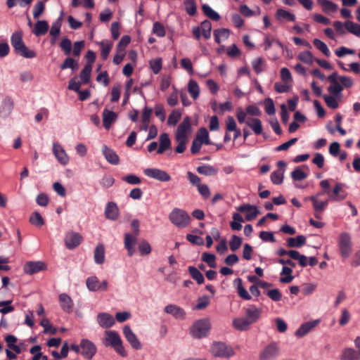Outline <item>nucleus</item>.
I'll list each match as a JSON object with an SVG mask.
<instances>
[{"mask_svg": "<svg viewBox=\"0 0 360 360\" xmlns=\"http://www.w3.org/2000/svg\"><path fill=\"white\" fill-rule=\"evenodd\" d=\"M105 338L103 344L108 347L110 346L114 348L117 354L125 357L127 354L122 345V340L118 333L115 330H106L105 333Z\"/></svg>", "mask_w": 360, "mask_h": 360, "instance_id": "obj_1", "label": "nucleus"}, {"mask_svg": "<svg viewBox=\"0 0 360 360\" xmlns=\"http://www.w3.org/2000/svg\"><path fill=\"white\" fill-rule=\"evenodd\" d=\"M131 228L133 230V234H124V248L127 250V253L129 257H131L134 253V245L136 241V237L139 233V221L138 219H133L131 221Z\"/></svg>", "mask_w": 360, "mask_h": 360, "instance_id": "obj_2", "label": "nucleus"}, {"mask_svg": "<svg viewBox=\"0 0 360 360\" xmlns=\"http://www.w3.org/2000/svg\"><path fill=\"white\" fill-rule=\"evenodd\" d=\"M211 328L209 319H202L196 321L191 328V334L195 338H202L207 335Z\"/></svg>", "mask_w": 360, "mask_h": 360, "instance_id": "obj_3", "label": "nucleus"}, {"mask_svg": "<svg viewBox=\"0 0 360 360\" xmlns=\"http://www.w3.org/2000/svg\"><path fill=\"white\" fill-rule=\"evenodd\" d=\"M169 219L176 226L184 228L189 224L191 217L184 210L175 208L169 214Z\"/></svg>", "mask_w": 360, "mask_h": 360, "instance_id": "obj_4", "label": "nucleus"}, {"mask_svg": "<svg viewBox=\"0 0 360 360\" xmlns=\"http://www.w3.org/2000/svg\"><path fill=\"white\" fill-rule=\"evenodd\" d=\"M211 352L214 356L226 359L230 358L234 354L232 347L221 342H214L212 344Z\"/></svg>", "mask_w": 360, "mask_h": 360, "instance_id": "obj_5", "label": "nucleus"}, {"mask_svg": "<svg viewBox=\"0 0 360 360\" xmlns=\"http://www.w3.org/2000/svg\"><path fill=\"white\" fill-rule=\"evenodd\" d=\"M338 248L341 257L347 259L352 253V239L347 233H342L338 238Z\"/></svg>", "mask_w": 360, "mask_h": 360, "instance_id": "obj_6", "label": "nucleus"}, {"mask_svg": "<svg viewBox=\"0 0 360 360\" xmlns=\"http://www.w3.org/2000/svg\"><path fill=\"white\" fill-rule=\"evenodd\" d=\"M328 80L330 82V85L328 87V92L333 96H339V99H341V92L343 90L342 86L338 82V75L337 72H333L328 77Z\"/></svg>", "mask_w": 360, "mask_h": 360, "instance_id": "obj_7", "label": "nucleus"}, {"mask_svg": "<svg viewBox=\"0 0 360 360\" xmlns=\"http://www.w3.org/2000/svg\"><path fill=\"white\" fill-rule=\"evenodd\" d=\"M323 193H326L328 200L332 201H340L347 196V193L343 189V184L340 183L336 184L332 191H324Z\"/></svg>", "mask_w": 360, "mask_h": 360, "instance_id": "obj_8", "label": "nucleus"}, {"mask_svg": "<svg viewBox=\"0 0 360 360\" xmlns=\"http://www.w3.org/2000/svg\"><path fill=\"white\" fill-rule=\"evenodd\" d=\"M82 236L77 232H68L64 238L65 246L69 250H73L80 245L82 242Z\"/></svg>", "mask_w": 360, "mask_h": 360, "instance_id": "obj_9", "label": "nucleus"}, {"mask_svg": "<svg viewBox=\"0 0 360 360\" xmlns=\"http://www.w3.org/2000/svg\"><path fill=\"white\" fill-rule=\"evenodd\" d=\"M81 354L86 359H91L96 353V347L94 342L82 339L80 342Z\"/></svg>", "mask_w": 360, "mask_h": 360, "instance_id": "obj_10", "label": "nucleus"}, {"mask_svg": "<svg viewBox=\"0 0 360 360\" xmlns=\"http://www.w3.org/2000/svg\"><path fill=\"white\" fill-rule=\"evenodd\" d=\"M278 354V346L276 342H271L261 352L259 359L260 360H271L276 358Z\"/></svg>", "mask_w": 360, "mask_h": 360, "instance_id": "obj_11", "label": "nucleus"}, {"mask_svg": "<svg viewBox=\"0 0 360 360\" xmlns=\"http://www.w3.org/2000/svg\"><path fill=\"white\" fill-rule=\"evenodd\" d=\"M144 174L160 181L167 182L171 179L170 175L167 172L157 168H147L144 170Z\"/></svg>", "mask_w": 360, "mask_h": 360, "instance_id": "obj_12", "label": "nucleus"}, {"mask_svg": "<svg viewBox=\"0 0 360 360\" xmlns=\"http://www.w3.org/2000/svg\"><path fill=\"white\" fill-rule=\"evenodd\" d=\"M191 131V119L186 116L184 118L182 122L178 126L175 138H182L188 139V134Z\"/></svg>", "mask_w": 360, "mask_h": 360, "instance_id": "obj_13", "label": "nucleus"}, {"mask_svg": "<svg viewBox=\"0 0 360 360\" xmlns=\"http://www.w3.org/2000/svg\"><path fill=\"white\" fill-rule=\"evenodd\" d=\"M313 205L314 210V217L318 219H321L322 212L326 208L328 204V200L321 201L317 199V195H312L309 198Z\"/></svg>", "mask_w": 360, "mask_h": 360, "instance_id": "obj_14", "label": "nucleus"}, {"mask_svg": "<svg viewBox=\"0 0 360 360\" xmlns=\"http://www.w3.org/2000/svg\"><path fill=\"white\" fill-rule=\"evenodd\" d=\"M123 334L129 342L130 345L135 349L139 350L141 349V344L136 335L134 333L129 326H124L123 328Z\"/></svg>", "mask_w": 360, "mask_h": 360, "instance_id": "obj_15", "label": "nucleus"}, {"mask_svg": "<svg viewBox=\"0 0 360 360\" xmlns=\"http://www.w3.org/2000/svg\"><path fill=\"white\" fill-rule=\"evenodd\" d=\"M14 107V102L10 96L5 97L0 105V116L5 119L8 117Z\"/></svg>", "mask_w": 360, "mask_h": 360, "instance_id": "obj_16", "label": "nucleus"}, {"mask_svg": "<svg viewBox=\"0 0 360 360\" xmlns=\"http://www.w3.org/2000/svg\"><path fill=\"white\" fill-rule=\"evenodd\" d=\"M46 269V265L43 262H27L23 267L24 272L29 275L38 273Z\"/></svg>", "mask_w": 360, "mask_h": 360, "instance_id": "obj_17", "label": "nucleus"}, {"mask_svg": "<svg viewBox=\"0 0 360 360\" xmlns=\"http://www.w3.org/2000/svg\"><path fill=\"white\" fill-rule=\"evenodd\" d=\"M261 314L262 309L255 305H250L245 309V318L251 324L256 323L259 319Z\"/></svg>", "mask_w": 360, "mask_h": 360, "instance_id": "obj_18", "label": "nucleus"}, {"mask_svg": "<svg viewBox=\"0 0 360 360\" xmlns=\"http://www.w3.org/2000/svg\"><path fill=\"white\" fill-rule=\"evenodd\" d=\"M53 153L58 161L63 165H66L69 162V158L65 150L58 143H53Z\"/></svg>", "mask_w": 360, "mask_h": 360, "instance_id": "obj_19", "label": "nucleus"}, {"mask_svg": "<svg viewBox=\"0 0 360 360\" xmlns=\"http://www.w3.org/2000/svg\"><path fill=\"white\" fill-rule=\"evenodd\" d=\"M319 320H314L302 323L295 331V335L302 338L314 329L319 323Z\"/></svg>", "mask_w": 360, "mask_h": 360, "instance_id": "obj_20", "label": "nucleus"}, {"mask_svg": "<svg viewBox=\"0 0 360 360\" xmlns=\"http://www.w3.org/2000/svg\"><path fill=\"white\" fill-rule=\"evenodd\" d=\"M164 311L168 314H171L177 319H184L186 316L185 311L176 304L167 305L164 309Z\"/></svg>", "mask_w": 360, "mask_h": 360, "instance_id": "obj_21", "label": "nucleus"}, {"mask_svg": "<svg viewBox=\"0 0 360 360\" xmlns=\"http://www.w3.org/2000/svg\"><path fill=\"white\" fill-rule=\"evenodd\" d=\"M98 324L105 328L112 327L115 321L113 316L108 313H99L97 316Z\"/></svg>", "mask_w": 360, "mask_h": 360, "instance_id": "obj_22", "label": "nucleus"}, {"mask_svg": "<svg viewBox=\"0 0 360 360\" xmlns=\"http://www.w3.org/2000/svg\"><path fill=\"white\" fill-rule=\"evenodd\" d=\"M103 154L105 160L111 165H117L120 162V159L117 153L107 146L102 148Z\"/></svg>", "mask_w": 360, "mask_h": 360, "instance_id": "obj_23", "label": "nucleus"}, {"mask_svg": "<svg viewBox=\"0 0 360 360\" xmlns=\"http://www.w3.org/2000/svg\"><path fill=\"white\" fill-rule=\"evenodd\" d=\"M117 114L108 109H104L103 112V122L105 129H109L112 124L116 121Z\"/></svg>", "mask_w": 360, "mask_h": 360, "instance_id": "obj_24", "label": "nucleus"}, {"mask_svg": "<svg viewBox=\"0 0 360 360\" xmlns=\"http://www.w3.org/2000/svg\"><path fill=\"white\" fill-rule=\"evenodd\" d=\"M105 216L110 220H116L119 216V210L117 205L113 202L107 203L105 209Z\"/></svg>", "mask_w": 360, "mask_h": 360, "instance_id": "obj_25", "label": "nucleus"}, {"mask_svg": "<svg viewBox=\"0 0 360 360\" xmlns=\"http://www.w3.org/2000/svg\"><path fill=\"white\" fill-rule=\"evenodd\" d=\"M60 307L63 311L70 312L73 307V302L71 297L66 293H62L59 295Z\"/></svg>", "mask_w": 360, "mask_h": 360, "instance_id": "obj_26", "label": "nucleus"}, {"mask_svg": "<svg viewBox=\"0 0 360 360\" xmlns=\"http://www.w3.org/2000/svg\"><path fill=\"white\" fill-rule=\"evenodd\" d=\"M159 141L160 146L157 151L158 154H162L166 150L171 148V141L167 134H161L159 137Z\"/></svg>", "mask_w": 360, "mask_h": 360, "instance_id": "obj_27", "label": "nucleus"}, {"mask_svg": "<svg viewBox=\"0 0 360 360\" xmlns=\"http://www.w3.org/2000/svg\"><path fill=\"white\" fill-rule=\"evenodd\" d=\"M11 43L15 52L22 48L25 44L22 41V33L21 31L15 32L12 34Z\"/></svg>", "mask_w": 360, "mask_h": 360, "instance_id": "obj_28", "label": "nucleus"}, {"mask_svg": "<svg viewBox=\"0 0 360 360\" xmlns=\"http://www.w3.org/2000/svg\"><path fill=\"white\" fill-rule=\"evenodd\" d=\"M49 25L46 20H38L34 25L32 32L36 36L44 35L49 30Z\"/></svg>", "mask_w": 360, "mask_h": 360, "instance_id": "obj_29", "label": "nucleus"}, {"mask_svg": "<svg viewBox=\"0 0 360 360\" xmlns=\"http://www.w3.org/2000/svg\"><path fill=\"white\" fill-rule=\"evenodd\" d=\"M340 360H360V353L352 348L343 350Z\"/></svg>", "mask_w": 360, "mask_h": 360, "instance_id": "obj_30", "label": "nucleus"}, {"mask_svg": "<svg viewBox=\"0 0 360 360\" xmlns=\"http://www.w3.org/2000/svg\"><path fill=\"white\" fill-rule=\"evenodd\" d=\"M195 139H196L198 141H199L200 143L205 145L212 144L209 137L208 131L205 127H201L198 129Z\"/></svg>", "mask_w": 360, "mask_h": 360, "instance_id": "obj_31", "label": "nucleus"}, {"mask_svg": "<svg viewBox=\"0 0 360 360\" xmlns=\"http://www.w3.org/2000/svg\"><path fill=\"white\" fill-rule=\"evenodd\" d=\"M306 243V238L302 235L295 238H289L287 240V246L289 248H301Z\"/></svg>", "mask_w": 360, "mask_h": 360, "instance_id": "obj_32", "label": "nucleus"}, {"mask_svg": "<svg viewBox=\"0 0 360 360\" xmlns=\"http://www.w3.org/2000/svg\"><path fill=\"white\" fill-rule=\"evenodd\" d=\"M246 124L250 127L255 134L259 135L262 133V122L258 118L249 119L246 122Z\"/></svg>", "mask_w": 360, "mask_h": 360, "instance_id": "obj_33", "label": "nucleus"}, {"mask_svg": "<svg viewBox=\"0 0 360 360\" xmlns=\"http://www.w3.org/2000/svg\"><path fill=\"white\" fill-rule=\"evenodd\" d=\"M275 16L278 20H286L288 21L294 22L296 19L295 15L293 13L283 8H278L276 11Z\"/></svg>", "mask_w": 360, "mask_h": 360, "instance_id": "obj_34", "label": "nucleus"}, {"mask_svg": "<svg viewBox=\"0 0 360 360\" xmlns=\"http://www.w3.org/2000/svg\"><path fill=\"white\" fill-rule=\"evenodd\" d=\"M94 261L98 264H101L105 261V248L102 244L98 245L94 254Z\"/></svg>", "mask_w": 360, "mask_h": 360, "instance_id": "obj_35", "label": "nucleus"}, {"mask_svg": "<svg viewBox=\"0 0 360 360\" xmlns=\"http://www.w3.org/2000/svg\"><path fill=\"white\" fill-rule=\"evenodd\" d=\"M230 34L229 30L226 28L217 29L214 31V41L220 44L222 40H226Z\"/></svg>", "mask_w": 360, "mask_h": 360, "instance_id": "obj_36", "label": "nucleus"}, {"mask_svg": "<svg viewBox=\"0 0 360 360\" xmlns=\"http://www.w3.org/2000/svg\"><path fill=\"white\" fill-rule=\"evenodd\" d=\"M197 172L205 176H214L217 174L218 169L210 165H203L196 169Z\"/></svg>", "mask_w": 360, "mask_h": 360, "instance_id": "obj_37", "label": "nucleus"}, {"mask_svg": "<svg viewBox=\"0 0 360 360\" xmlns=\"http://www.w3.org/2000/svg\"><path fill=\"white\" fill-rule=\"evenodd\" d=\"M251 323L245 317L236 318L233 320V326L239 330H246L248 329Z\"/></svg>", "mask_w": 360, "mask_h": 360, "instance_id": "obj_38", "label": "nucleus"}, {"mask_svg": "<svg viewBox=\"0 0 360 360\" xmlns=\"http://www.w3.org/2000/svg\"><path fill=\"white\" fill-rule=\"evenodd\" d=\"M63 12H61L60 16L52 24L50 35L53 37H58L60 33Z\"/></svg>", "mask_w": 360, "mask_h": 360, "instance_id": "obj_39", "label": "nucleus"}, {"mask_svg": "<svg viewBox=\"0 0 360 360\" xmlns=\"http://www.w3.org/2000/svg\"><path fill=\"white\" fill-rule=\"evenodd\" d=\"M323 98L326 103V105L331 109H336L338 108V101L339 96H333V95H323Z\"/></svg>", "mask_w": 360, "mask_h": 360, "instance_id": "obj_40", "label": "nucleus"}, {"mask_svg": "<svg viewBox=\"0 0 360 360\" xmlns=\"http://www.w3.org/2000/svg\"><path fill=\"white\" fill-rule=\"evenodd\" d=\"M188 91L193 99H197L200 94V88L198 83L191 79L188 84Z\"/></svg>", "mask_w": 360, "mask_h": 360, "instance_id": "obj_41", "label": "nucleus"}, {"mask_svg": "<svg viewBox=\"0 0 360 360\" xmlns=\"http://www.w3.org/2000/svg\"><path fill=\"white\" fill-rule=\"evenodd\" d=\"M345 28L350 33L360 37V25L352 21L347 20L345 22Z\"/></svg>", "mask_w": 360, "mask_h": 360, "instance_id": "obj_42", "label": "nucleus"}, {"mask_svg": "<svg viewBox=\"0 0 360 360\" xmlns=\"http://www.w3.org/2000/svg\"><path fill=\"white\" fill-rule=\"evenodd\" d=\"M188 272L192 278L195 280L198 284H202L204 283V276L197 268L191 266L188 267Z\"/></svg>", "mask_w": 360, "mask_h": 360, "instance_id": "obj_43", "label": "nucleus"}, {"mask_svg": "<svg viewBox=\"0 0 360 360\" xmlns=\"http://www.w3.org/2000/svg\"><path fill=\"white\" fill-rule=\"evenodd\" d=\"M181 117V110L180 109H174L172 111L170 115H169L167 120V124L169 125L175 126L177 122L179 121Z\"/></svg>", "mask_w": 360, "mask_h": 360, "instance_id": "obj_44", "label": "nucleus"}, {"mask_svg": "<svg viewBox=\"0 0 360 360\" xmlns=\"http://www.w3.org/2000/svg\"><path fill=\"white\" fill-rule=\"evenodd\" d=\"M202 10L205 15H206L210 19L214 21H218L219 20V15L207 4H203L202 6Z\"/></svg>", "mask_w": 360, "mask_h": 360, "instance_id": "obj_45", "label": "nucleus"}, {"mask_svg": "<svg viewBox=\"0 0 360 360\" xmlns=\"http://www.w3.org/2000/svg\"><path fill=\"white\" fill-rule=\"evenodd\" d=\"M292 273V269L291 268L288 267V266H283L281 274L286 275V276L281 277L279 281L282 283H290L294 278V276H292L291 275Z\"/></svg>", "mask_w": 360, "mask_h": 360, "instance_id": "obj_46", "label": "nucleus"}, {"mask_svg": "<svg viewBox=\"0 0 360 360\" xmlns=\"http://www.w3.org/2000/svg\"><path fill=\"white\" fill-rule=\"evenodd\" d=\"M92 70V66L90 64H86L83 70L81 71L79 77L84 84H88L90 77H91V72Z\"/></svg>", "mask_w": 360, "mask_h": 360, "instance_id": "obj_47", "label": "nucleus"}, {"mask_svg": "<svg viewBox=\"0 0 360 360\" xmlns=\"http://www.w3.org/2000/svg\"><path fill=\"white\" fill-rule=\"evenodd\" d=\"M101 46V58L103 60H106L109 56V53L112 48V43L102 41L100 43Z\"/></svg>", "mask_w": 360, "mask_h": 360, "instance_id": "obj_48", "label": "nucleus"}, {"mask_svg": "<svg viewBox=\"0 0 360 360\" xmlns=\"http://www.w3.org/2000/svg\"><path fill=\"white\" fill-rule=\"evenodd\" d=\"M290 258L297 260L299 264L302 267H305L307 265V257L300 254L297 250H290Z\"/></svg>", "mask_w": 360, "mask_h": 360, "instance_id": "obj_49", "label": "nucleus"}, {"mask_svg": "<svg viewBox=\"0 0 360 360\" xmlns=\"http://www.w3.org/2000/svg\"><path fill=\"white\" fill-rule=\"evenodd\" d=\"M235 281L238 282L237 290H238V293L239 296L245 300H251V298H252L251 296L243 286L242 279L240 278H238L236 279Z\"/></svg>", "mask_w": 360, "mask_h": 360, "instance_id": "obj_50", "label": "nucleus"}, {"mask_svg": "<svg viewBox=\"0 0 360 360\" xmlns=\"http://www.w3.org/2000/svg\"><path fill=\"white\" fill-rule=\"evenodd\" d=\"M243 243L242 238L236 235H233L229 240V248L233 252L240 248Z\"/></svg>", "mask_w": 360, "mask_h": 360, "instance_id": "obj_51", "label": "nucleus"}, {"mask_svg": "<svg viewBox=\"0 0 360 360\" xmlns=\"http://www.w3.org/2000/svg\"><path fill=\"white\" fill-rule=\"evenodd\" d=\"M313 44L315 47L321 51L326 56L329 57L330 55V52L327 46V45L318 39H314L313 41Z\"/></svg>", "mask_w": 360, "mask_h": 360, "instance_id": "obj_52", "label": "nucleus"}, {"mask_svg": "<svg viewBox=\"0 0 360 360\" xmlns=\"http://www.w3.org/2000/svg\"><path fill=\"white\" fill-rule=\"evenodd\" d=\"M233 221L231 222L230 226L231 228L233 231H239L242 228L241 222L243 221V219L242 216L238 213H234L233 214Z\"/></svg>", "mask_w": 360, "mask_h": 360, "instance_id": "obj_53", "label": "nucleus"}, {"mask_svg": "<svg viewBox=\"0 0 360 360\" xmlns=\"http://www.w3.org/2000/svg\"><path fill=\"white\" fill-rule=\"evenodd\" d=\"M318 3L323 7L325 12H334L338 8L337 4L328 0H318Z\"/></svg>", "mask_w": 360, "mask_h": 360, "instance_id": "obj_54", "label": "nucleus"}, {"mask_svg": "<svg viewBox=\"0 0 360 360\" xmlns=\"http://www.w3.org/2000/svg\"><path fill=\"white\" fill-rule=\"evenodd\" d=\"M61 70H65L70 68L72 70H75L78 68L77 63L71 57H68L65 59L63 63L60 65Z\"/></svg>", "mask_w": 360, "mask_h": 360, "instance_id": "obj_55", "label": "nucleus"}, {"mask_svg": "<svg viewBox=\"0 0 360 360\" xmlns=\"http://www.w3.org/2000/svg\"><path fill=\"white\" fill-rule=\"evenodd\" d=\"M202 260L207 264V265L211 268H215L217 266L216 264V257L214 254L204 252L202 255Z\"/></svg>", "mask_w": 360, "mask_h": 360, "instance_id": "obj_56", "label": "nucleus"}, {"mask_svg": "<svg viewBox=\"0 0 360 360\" xmlns=\"http://www.w3.org/2000/svg\"><path fill=\"white\" fill-rule=\"evenodd\" d=\"M86 286L90 291L99 290V280L96 276H91L86 279Z\"/></svg>", "mask_w": 360, "mask_h": 360, "instance_id": "obj_57", "label": "nucleus"}, {"mask_svg": "<svg viewBox=\"0 0 360 360\" xmlns=\"http://www.w3.org/2000/svg\"><path fill=\"white\" fill-rule=\"evenodd\" d=\"M185 9L186 13L191 15L194 16L197 13V6L194 0H186L184 1Z\"/></svg>", "mask_w": 360, "mask_h": 360, "instance_id": "obj_58", "label": "nucleus"}, {"mask_svg": "<svg viewBox=\"0 0 360 360\" xmlns=\"http://www.w3.org/2000/svg\"><path fill=\"white\" fill-rule=\"evenodd\" d=\"M149 65L154 74H158L160 72L162 67V58H157L155 59L150 60Z\"/></svg>", "mask_w": 360, "mask_h": 360, "instance_id": "obj_59", "label": "nucleus"}, {"mask_svg": "<svg viewBox=\"0 0 360 360\" xmlns=\"http://www.w3.org/2000/svg\"><path fill=\"white\" fill-rule=\"evenodd\" d=\"M15 53L25 58H35L37 56L35 51L29 49L25 44L19 51H18Z\"/></svg>", "mask_w": 360, "mask_h": 360, "instance_id": "obj_60", "label": "nucleus"}, {"mask_svg": "<svg viewBox=\"0 0 360 360\" xmlns=\"http://www.w3.org/2000/svg\"><path fill=\"white\" fill-rule=\"evenodd\" d=\"M60 47L61 50L64 52L65 55L69 56L71 53L72 51L71 40L67 37L63 38L60 43Z\"/></svg>", "mask_w": 360, "mask_h": 360, "instance_id": "obj_61", "label": "nucleus"}, {"mask_svg": "<svg viewBox=\"0 0 360 360\" xmlns=\"http://www.w3.org/2000/svg\"><path fill=\"white\" fill-rule=\"evenodd\" d=\"M284 172L281 170H276L271 173V181L274 184L280 185L283 181Z\"/></svg>", "mask_w": 360, "mask_h": 360, "instance_id": "obj_62", "label": "nucleus"}, {"mask_svg": "<svg viewBox=\"0 0 360 360\" xmlns=\"http://www.w3.org/2000/svg\"><path fill=\"white\" fill-rule=\"evenodd\" d=\"M297 58L300 61L309 65L312 64L313 61L315 60L311 53L308 51L301 52L298 55Z\"/></svg>", "mask_w": 360, "mask_h": 360, "instance_id": "obj_63", "label": "nucleus"}, {"mask_svg": "<svg viewBox=\"0 0 360 360\" xmlns=\"http://www.w3.org/2000/svg\"><path fill=\"white\" fill-rule=\"evenodd\" d=\"M30 222L32 224L35 225V226H39V227H40V226H43L44 224V219L42 218L41 214L39 212H34L30 216Z\"/></svg>", "mask_w": 360, "mask_h": 360, "instance_id": "obj_64", "label": "nucleus"}]
</instances>
